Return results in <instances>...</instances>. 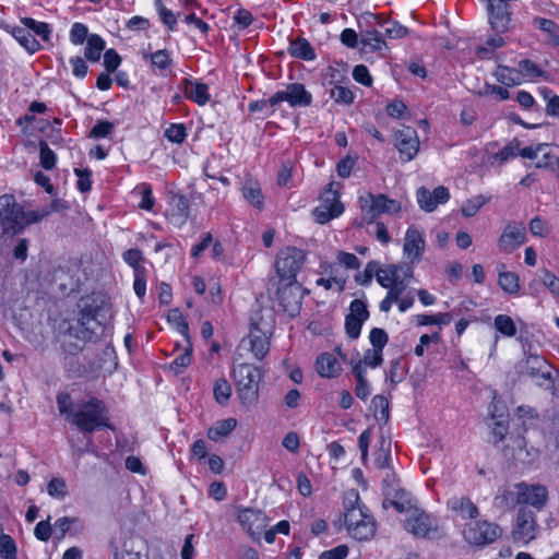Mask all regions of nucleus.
<instances>
[{"mask_svg": "<svg viewBox=\"0 0 559 559\" xmlns=\"http://www.w3.org/2000/svg\"><path fill=\"white\" fill-rule=\"evenodd\" d=\"M503 263L498 265V284L509 295H515L520 290V278L514 272L506 271Z\"/></svg>", "mask_w": 559, "mask_h": 559, "instance_id": "obj_28", "label": "nucleus"}, {"mask_svg": "<svg viewBox=\"0 0 559 559\" xmlns=\"http://www.w3.org/2000/svg\"><path fill=\"white\" fill-rule=\"evenodd\" d=\"M343 508L344 524L349 536L359 542L371 539L376 534V521L357 491L345 495Z\"/></svg>", "mask_w": 559, "mask_h": 559, "instance_id": "obj_2", "label": "nucleus"}, {"mask_svg": "<svg viewBox=\"0 0 559 559\" xmlns=\"http://www.w3.org/2000/svg\"><path fill=\"white\" fill-rule=\"evenodd\" d=\"M493 324L496 330L507 337H513L516 334V325L513 319L507 314H498Z\"/></svg>", "mask_w": 559, "mask_h": 559, "instance_id": "obj_40", "label": "nucleus"}, {"mask_svg": "<svg viewBox=\"0 0 559 559\" xmlns=\"http://www.w3.org/2000/svg\"><path fill=\"white\" fill-rule=\"evenodd\" d=\"M123 261L133 269V273H136L138 270H146L143 265L144 257L141 250L139 249H128L122 254Z\"/></svg>", "mask_w": 559, "mask_h": 559, "instance_id": "obj_48", "label": "nucleus"}, {"mask_svg": "<svg viewBox=\"0 0 559 559\" xmlns=\"http://www.w3.org/2000/svg\"><path fill=\"white\" fill-rule=\"evenodd\" d=\"M21 22L34 36L37 35L45 41L49 40L51 31L47 23L37 22L32 17H23Z\"/></svg>", "mask_w": 559, "mask_h": 559, "instance_id": "obj_37", "label": "nucleus"}, {"mask_svg": "<svg viewBox=\"0 0 559 559\" xmlns=\"http://www.w3.org/2000/svg\"><path fill=\"white\" fill-rule=\"evenodd\" d=\"M66 207L67 205L64 201L55 199L49 205L34 210V213L31 215V221L39 223L47 218L51 213L59 212Z\"/></svg>", "mask_w": 559, "mask_h": 559, "instance_id": "obj_39", "label": "nucleus"}, {"mask_svg": "<svg viewBox=\"0 0 559 559\" xmlns=\"http://www.w3.org/2000/svg\"><path fill=\"white\" fill-rule=\"evenodd\" d=\"M395 147L403 163L414 159L419 151V140L416 130L412 127L399 130L395 133Z\"/></svg>", "mask_w": 559, "mask_h": 559, "instance_id": "obj_16", "label": "nucleus"}, {"mask_svg": "<svg viewBox=\"0 0 559 559\" xmlns=\"http://www.w3.org/2000/svg\"><path fill=\"white\" fill-rule=\"evenodd\" d=\"M502 534L501 527L492 522L483 520L466 524L464 539L476 546H485L496 542Z\"/></svg>", "mask_w": 559, "mask_h": 559, "instance_id": "obj_9", "label": "nucleus"}, {"mask_svg": "<svg viewBox=\"0 0 559 559\" xmlns=\"http://www.w3.org/2000/svg\"><path fill=\"white\" fill-rule=\"evenodd\" d=\"M416 195L419 207L428 213L435 211L439 204L447 203L450 199V192L443 186H439L432 191L426 187H420Z\"/></svg>", "mask_w": 559, "mask_h": 559, "instance_id": "obj_18", "label": "nucleus"}, {"mask_svg": "<svg viewBox=\"0 0 559 559\" xmlns=\"http://www.w3.org/2000/svg\"><path fill=\"white\" fill-rule=\"evenodd\" d=\"M413 276V269L411 266H405L403 277L401 276L397 281L388 289L386 296L381 300L379 305V309L382 312H389L391 307L395 300L403 297L405 290L408 286L407 278Z\"/></svg>", "mask_w": 559, "mask_h": 559, "instance_id": "obj_20", "label": "nucleus"}, {"mask_svg": "<svg viewBox=\"0 0 559 559\" xmlns=\"http://www.w3.org/2000/svg\"><path fill=\"white\" fill-rule=\"evenodd\" d=\"M213 394L219 405L225 406L228 404L231 395V386L225 378H219L215 381Z\"/></svg>", "mask_w": 559, "mask_h": 559, "instance_id": "obj_38", "label": "nucleus"}, {"mask_svg": "<svg viewBox=\"0 0 559 559\" xmlns=\"http://www.w3.org/2000/svg\"><path fill=\"white\" fill-rule=\"evenodd\" d=\"M357 24L361 33L365 29L376 28V26L383 27V17L371 12H364L358 16Z\"/></svg>", "mask_w": 559, "mask_h": 559, "instance_id": "obj_45", "label": "nucleus"}, {"mask_svg": "<svg viewBox=\"0 0 559 559\" xmlns=\"http://www.w3.org/2000/svg\"><path fill=\"white\" fill-rule=\"evenodd\" d=\"M105 49V40L97 34H91L84 51L85 58L91 62H98Z\"/></svg>", "mask_w": 559, "mask_h": 559, "instance_id": "obj_34", "label": "nucleus"}, {"mask_svg": "<svg viewBox=\"0 0 559 559\" xmlns=\"http://www.w3.org/2000/svg\"><path fill=\"white\" fill-rule=\"evenodd\" d=\"M69 423L88 436L104 428L115 430L106 403L96 396L76 403L69 414Z\"/></svg>", "mask_w": 559, "mask_h": 559, "instance_id": "obj_1", "label": "nucleus"}, {"mask_svg": "<svg viewBox=\"0 0 559 559\" xmlns=\"http://www.w3.org/2000/svg\"><path fill=\"white\" fill-rule=\"evenodd\" d=\"M338 186V182H330L324 189V191L321 193L320 200L321 205L331 207L333 211H335V209H340L342 214L344 212V205L340 201V191L337 189Z\"/></svg>", "mask_w": 559, "mask_h": 559, "instance_id": "obj_32", "label": "nucleus"}, {"mask_svg": "<svg viewBox=\"0 0 559 559\" xmlns=\"http://www.w3.org/2000/svg\"><path fill=\"white\" fill-rule=\"evenodd\" d=\"M425 249V239L423 233L415 227L406 230L403 251L412 261L419 259Z\"/></svg>", "mask_w": 559, "mask_h": 559, "instance_id": "obj_23", "label": "nucleus"}, {"mask_svg": "<svg viewBox=\"0 0 559 559\" xmlns=\"http://www.w3.org/2000/svg\"><path fill=\"white\" fill-rule=\"evenodd\" d=\"M369 318L367 304L360 299H354L349 305V313L345 317V331L350 340L360 336L362 324Z\"/></svg>", "mask_w": 559, "mask_h": 559, "instance_id": "obj_15", "label": "nucleus"}, {"mask_svg": "<svg viewBox=\"0 0 559 559\" xmlns=\"http://www.w3.org/2000/svg\"><path fill=\"white\" fill-rule=\"evenodd\" d=\"M384 34L389 38H404L408 35V28L399 22H391L383 19Z\"/></svg>", "mask_w": 559, "mask_h": 559, "instance_id": "obj_53", "label": "nucleus"}, {"mask_svg": "<svg viewBox=\"0 0 559 559\" xmlns=\"http://www.w3.org/2000/svg\"><path fill=\"white\" fill-rule=\"evenodd\" d=\"M316 370L322 378L334 379L342 373V361L332 353H322L316 359Z\"/></svg>", "mask_w": 559, "mask_h": 559, "instance_id": "obj_21", "label": "nucleus"}, {"mask_svg": "<svg viewBox=\"0 0 559 559\" xmlns=\"http://www.w3.org/2000/svg\"><path fill=\"white\" fill-rule=\"evenodd\" d=\"M272 329L273 324L265 321L260 313H255L251 318L250 332L247 336V341L249 343V349L258 360H262L270 350Z\"/></svg>", "mask_w": 559, "mask_h": 559, "instance_id": "obj_7", "label": "nucleus"}, {"mask_svg": "<svg viewBox=\"0 0 559 559\" xmlns=\"http://www.w3.org/2000/svg\"><path fill=\"white\" fill-rule=\"evenodd\" d=\"M237 521L253 539H259L261 532L267 526V516L258 509L241 508L238 510Z\"/></svg>", "mask_w": 559, "mask_h": 559, "instance_id": "obj_14", "label": "nucleus"}, {"mask_svg": "<svg viewBox=\"0 0 559 559\" xmlns=\"http://www.w3.org/2000/svg\"><path fill=\"white\" fill-rule=\"evenodd\" d=\"M348 547L346 545H338L332 549L323 551L319 559H345L348 555Z\"/></svg>", "mask_w": 559, "mask_h": 559, "instance_id": "obj_64", "label": "nucleus"}, {"mask_svg": "<svg viewBox=\"0 0 559 559\" xmlns=\"http://www.w3.org/2000/svg\"><path fill=\"white\" fill-rule=\"evenodd\" d=\"M164 136L171 143L181 144L187 138V128L183 123H171L165 130Z\"/></svg>", "mask_w": 559, "mask_h": 559, "instance_id": "obj_44", "label": "nucleus"}, {"mask_svg": "<svg viewBox=\"0 0 559 559\" xmlns=\"http://www.w3.org/2000/svg\"><path fill=\"white\" fill-rule=\"evenodd\" d=\"M12 36L24 47L29 53H35L41 46L26 26H15L11 31Z\"/></svg>", "mask_w": 559, "mask_h": 559, "instance_id": "obj_30", "label": "nucleus"}, {"mask_svg": "<svg viewBox=\"0 0 559 559\" xmlns=\"http://www.w3.org/2000/svg\"><path fill=\"white\" fill-rule=\"evenodd\" d=\"M405 266L391 264L385 269H381L378 266L376 272L377 282L384 288L391 287L397 278L401 277V272L404 273Z\"/></svg>", "mask_w": 559, "mask_h": 559, "instance_id": "obj_31", "label": "nucleus"}, {"mask_svg": "<svg viewBox=\"0 0 559 559\" xmlns=\"http://www.w3.org/2000/svg\"><path fill=\"white\" fill-rule=\"evenodd\" d=\"M186 342H187V347L185 348L183 353L178 355L170 364V368L173 370H175L177 373L181 372L192 361V344L190 341H186Z\"/></svg>", "mask_w": 559, "mask_h": 559, "instance_id": "obj_50", "label": "nucleus"}, {"mask_svg": "<svg viewBox=\"0 0 559 559\" xmlns=\"http://www.w3.org/2000/svg\"><path fill=\"white\" fill-rule=\"evenodd\" d=\"M378 270L377 261H369L366 264L364 272H358L355 275V281L362 286H367L371 283L372 277L376 276V272Z\"/></svg>", "mask_w": 559, "mask_h": 559, "instance_id": "obj_57", "label": "nucleus"}, {"mask_svg": "<svg viewBox=\"0 0 559 559\" xmlns=\"http://www.w3.org/2000/svg\"><path fill=\"white\" fill-rule=\"evenodd\" d=\"M287 51L290 57L304 61H313L317 58L314 48L310 41L302 36L289 37Z\"/></svg>", "mask_w": 559, "mask_h": 559, "instance_id": "obj_24", "label": "nucleus"}, {"mask_svg": "<svg viewBox=\"0 0 559 559\" xmlns=\"http://www.w3.org/2000/svg\"><path fill=\"white\" fill-rule=\"evenodd\" d=\"M537 528L535 513L526 507H521L518 510L516 524L512 532L514 540L528 544L536 537Z\"/></svg>", "mask_w": 559, "mask_h": 559, "instance_id": "obj_13", "label": "nucleus"}, {"mask_svg": "<svg viewBox=\"0 0 559 559\" xmlns=\"http://www.w3.org/2000/svg\"><path fill=\"white\" fill-rule=\"evenodd\" d=\"M284 92L290 107H308L312 104L311 93L301 83H290Z\"/></svg>", "mask_w": 559, "mask_h": 559, "instance_id": "obj_25", "label": "nucleus"}, {"mask_svg": "<svg viewBox=\"0 0 559 559\" xmlns=\"http://www.w3.org/2000/svg\"><path fill=\"white\" fill-rule=\"evenodd\" d=\"M183 92L187 98L200 106H204L211 99L207 84L190 79L183 80Z\"/></svg>", "mask_w": 559, "mask_h": 559, "instance_id": "obj_26", "label": "nucleus"}, {"mask_svg": "<svg viewBox=\"0 0 559 559\" xmlns=\"http://www.w3.org/2000/svg\"><path fill=\"white\" fill-rule=\"evenodd\" d=\"M242 195L251 205L262 207L264 197L258 182L247 181L242 187Z\"/></svg>", "mask_w": 559, "mask_h": 559, "instance_id": "obj_35", "label": "nucleus"}, {"mask_svg": "<svg viewBox=\"0 0 559 559\" xmlns=\"http://www.w3.org/2000/svg\"><path fill=\"white\" fill-rule=\"evenodd\" d=\"M496 78L498 82L507 86H514L522 83L521 72H519L518 69L507 66H498Z\"/></svg>", "mask_w": 559, "mask_h": 559, "instance_id": "obj_36", "label": "nucleus"}, {"mask_svg": "<svg viewBox=\"0 0 559 559\" xmlns=\"http://www.w3.org/2000/svg\"><path fill=\"white\" fill-rule=\"evenodd\" d=\"M236 394L246 408H252L259 401L261 372L251 364L242 362L231 370Z\"/></svg>", "mask_w": 559, "mask_h": 559, "instance_id": "obj_5", "label": "nucleus"}, {"mask_svg": "<svg viewBox=\"0 0 559 559\" xmlns=\"http://www.w3.org/2000/svg\"><path fill=\"white\" fill-rule=\"evenodd\" d=\"M237 427V419L235 418H225L217 420L211 428L207 430V438L212 441H219L223 438L228 437Z\"/></svg>", "mask_w": 559, "mask_h": 559, "instance_id": "obj_29", "label": "nucleus"}, {"mask_svg": "<svg viewBox=\"0 0 559 559\" xmlns=\"http://www.w3.org/2000/svg\"><path fill=\"white\" fill-rule=\"evenodd\" d=\"M526 228L522 223H509L499 237L498 248L504 253H511L526 240Z\"/></svg>", "mask_w": 559, "mask_h": 559, "instance_id": "obj_17", "label": "nucleus"}, {"mask_svg": "<svg viewBox=\"0 0 559 559\" xmlns=\"http://www.w3.org/2000/svg\"><path fill=\"white\" fill-rule=\"evenodd\" d=\"M47 492L52 498L64 499L68 495L64 479L58 477L52 478L47 485Z\"/></svg>", "mask_w": 559, "mask_h": 559, "instance_id": "obj_55", "label": "nucleus"}, {"mask_svg": "<svg viewBox=\"0 0 559 559\" xmlns=\"http://www.w3.org/2000/svg\"><path fill=\"white\" fill-rule=\"evenodd\" d=\"M34 210L25 207L16 202L13 194L0 195V228L3 236L14 237L25 230L26 227L37 224L31 221Z\"/></svg>", "mask_w": 559, "mask_h": 559, "instance_id": "obj_3", "label": "nucleus"}, {"mask_svg": "<svg viewBox=\"0 0 559 559\" xmlns=\"http://www.w3.org/2000/svg\"><path fill=\"white\" fill-rule=\"evenodd\" d=\"M78 317L79 329L74 336L82 341H93L97 337V330L103 326L105 300L102 296H87L81 299Z\"/></svg>", "mask_w": 559, "mask_h": 559, "instance_id": "obj_4", "label": "nucleus"}, {"mask_svg": "<svg viewBox=\"0 0 559 559\" xmlns=\"http://www.w3.org/2000/svg\"><path fill=\"white\" fill-rule=\"evenodd\" d=\"M330 95L336 104L341 105H352L355 98L354 93L349 88L342 85H335L331 90Z\"/></svg>", "mask_w": 559, "mask_h": 559, "instance_id": "obj_51", "label": "nucleus"}, {"mask_svg": "<svg viewBox=\"0 0 559 559\" xmlns=\"http://www.w3.org/2000/svg\"><path fill=\"white\" fill-rule=\"evenodd\" d=\"M144 59H150L154 68L163 71L173 63L169 52L166 49L157 50L153 53H143Z\"/></svg>", "mask_w": 559, "mask_h": 559, "instance_id": "obj_41", "label": "nucleus"}, {"mask_svg": "<svg viewBox=\"0 0 559 559\" xmlns=\"http://www.w3.org/2000/svg\"><path fill=\"white\" fill-rule=\"evenodd\" d=\"M358 202L361 209L364 219L367 223H372L376 217L381 214H396L401 211V204L394 199H390L383 193L373 194L365 192L359 195Z\"/></svg>", "mask_w": 559, "mask_h": 559, "instance_id": "obj_6", "label": "nucleus"}, {"mask_svg": "<svg viewBox=\"0 0 559 559\" xmlns=\"http://www.w3.org/2000/svg\"><path fill=\"white\" fill-rule=\"evenodd\" d=\"M405 528L418 537H430V534L437 531V527L432 525L431 518L417 509L409 512L405 521Z\"/></svg>", "mask_w": 559, "mask_h": 559, "instance_id": "obj_19", "label": "nucleus"}, {"mask_svg": "<svg viewBox=\"0 0 559 559\" xmlns=\"http://www.w3.org/2000/svg\"><path fill=\"white\" fill-rule=\"evenodd\" d=\"M530 231L534 235V236H538V237H547L550 233V226L549 224L543 219L542 217L539 216H535L533 219H531L530 222Z\"/></svg>", "mask_w": 559, "mask_h": 559, "instance_id": "obj_61", "label": "nucleus"}, {"mask_svg": "<svg viewBox=\"0 0 559 559\" xmlns=\"http://www.w3.org/2000/svg\"><path fill=\"white\" fill-rule=\"evenodd\" d=\"M533 24L547 35V39L554 46H559V24L552 20L536 16Z\"/></svg>", "mask_w": 559, "mask_h": 559, "instance_id": "obj_33", "label": "nucleus"}, {"mask_svg": "<svg viewBox=\"0 0 559 559\" xmlns=\"http://www.w3.org/2000/svg\"><path fill=\"white\" fill-rule=\"evenodd\" d=\"M138 192L141 195L139 207L145 211H152L155 204V198L151 185L142 183L138 187Z\"/></svg>", "mask_w": 559, "mask_h": 559, "instance_id": "obj_52", "label": "nucleus"}, {"mask_svg": "<svg viewBox=\"0 0 559 559\" xmlns=\"http://www.w3.org/2000/svg\"><path fill=\"white\" fill-rule=\"evenodd\" d=\"M306 260V254L296 247H286L282 249L275 260V270L281 282L286 280L297 281L296 276L301 270Z\"/></svg>", "mask_w": 559, "mask_h": 559, "instance_id": "obj_8", "label": "nucleus"}, {"mask_svg": "<svg viewBox=\"0 0 559 559\" xmlns=\"http://www.w3.org/2000/svg\"><path fill=\"white\" fill-rule=\"evenodd\" d=\"M369 341L373 348L383 352V348L388 344L389 336L383 329L373 328L369 333Z\"/></svg>", "mask_w": 559, "mask_h": 559, "instance_id": "obj_58", "label": "nucleus"}, {"mask_svg": "<svg viewBox=\"0 0 559 559\" xmlns=\"http://www.w3.org/2000/svg\"><path fill=\"white\" fill-rule=\"evenodd\" d=\"M168 319L176 322L178 332L185 337L186 341H190L189 337V324L187 320L181 316L178 309H174L169 312Z\"/></svg>", "mask_w": 559, "mask_h": 559, "instance_id": "obj_62", "label": "nucleus"}, {"mask_svg": "<svg viewBox=\"0 0 559 559\" xmlns=\"http://www.w3.org/2000/svg\"><path fill=\"white\" fill-rule=\"evenodd\" d=\"M516 490L515 502L521 506H530L536 511H542L548 503L549 492L542 484H527L521 481L514 485Z\"/></svg>", "mask_w": 559, "mask_h": 559, "instance_id": "obj_11", "label": "nucleus"}, {"mask_svg": "<svg viewBox=\"0 0 559 559\" xmlns=\"http://www.w3.org/2000/svg\"><path fill=\"white\" fill-rule=\"evenodd\" d=\"M87 26L83 23H74L70 31V40L74 45H82L88 37Z\"/></svg>", "mask_w": 559, "mask_h": 559, "instance_id": "obj_59", "label": "nucleus"}, {"mask_svg": "<svg viewBox=\"0 0 559 559\" xmlns=\"http://www.w3.org/2000/svg\"><path fill=\"white\" fill-rule=\"evenodd\" d=\"M276 300L284 312L295 317L301 305V286L297 281L286 280L281 282L278 278L276 288Z\"/></svg>", "mask_w": 559, "mask_h": 559, "instance_id": "obj_12", "label": "nucleus"}, {"mask_svg": "<svg viewBox=\"0 0 559 559\" xmlns=\"http://www.w3.org/2000/svg\"><path fill=\"white\" fill-rule=\"evenodd\" d=\"M361 50L365 52L381 51L386 48V43L377 28L365 29L360 35Z\"/></svg>", "mask_w": 559, "mask_h": 559, "instance_id": "obj_27", "label": "nucleus"}, {"mask_svg": "<svg viewBox=\"0 0 559 559\" xmlns=\"http://www.w3.org/2000/svg\"><path fill=\"white\" fill-rule=\"evenodd\" d=\"M540 282L556 297H559V278L547 269L540 270Z\"/></svg>", "mask_w": 559, "mask_h": 559, "instance_id": "obj_56", "label": "nucleus"}, {"mask_svg": "<svg viewBox=\"0 0 559 559\" xmlns=\"http://www.w3.org/2000/svg\"><path fill=\"white\" fill-rule=\"evenodd\" d=\"M523 372L535 379L539 388L550 391L552 395H556L555 377L546 359L538 355H528L525 359Z\"/></svg>", "mask_w": 559, "mask_h": 559, "instance_id": "obj_10", "label": "nucleus"}, {"mask_svg": "<svg viewBox=\"0 0 559 559\" xmlns=\"http://www.w3.org/2000/svg\"><path fill=\"white\" fill-rule=\"evenodd\" d=\"M489 198L479 194L467 200L461 207V213L464 217L474 216L487 202Z\"/></svg>", "mask_w": 559, "mask_h": 559, "instance_id": "obj_43", "label": "nucleus"}, {"mask_svg": "<svg viewBox=\"0 0 559 559\" xmlns=\"http://www.w3.org/2000/svg\"><path fill=\"white\" fill-rule=\"evenodd\" d=\"M154 4L160 21L168 27L169 31H175L177 26V16L174 14V12L167 9L162 0H155Z\"/></svg>", "mask_w": 559, "mask_h": 559, "instance_id": "obj_47", "label": "nucleus"}, {"mask_svg": "<svg viewBox=\"0 0 559 559\" xmlns=\"http://www.w3.org/2000/svg\"><path fill=\"white\" fill-rule=\"evenodd\" d=\"M312 215L317 223L325 224L332 218L338 217L341 215V210L335 209V211H333L331 207L320 204L313 210Z\"/></svg>", "mask_w": 559, "mask_h": 559, "instance_id": "obj_54", "label": "nucleus"}, {"mask_svg": "<svg viewBox=\"0 0 559 559\" xmlns=\"http://www.w3.org/2000/svg\"><path fill=\"white\" fill-rule=\"evenodd\" d=\"M39 159L40 166L46 170H51L56 166L57 156L45 141L39 142Z\"/></svg>", "mask_w": 559, "mask_h": 559, "instance_id": "obj_46", "label": "nucleus"}, {"mask_svg": "<svg viewBox=\"0 0 559 559\" xmlns=\"http://www.w3.org/2000/svg\"><path fill=\"white\" fill-rule=\"evenodd\" d=\"M518 66V71L521 72V80L524 78L535 80L544 74V71L530 59L521 60Z\"/></svg>", "mask_w": 559, "mask_h": 559, "instance_id": "obj_42", "label": "nucleus"}, {"mask_svg": "<svg viewBox=\"0 0 559 559\" xmlns=\"http://www.w3.org/2000/svg\"><path fill=\"white\" fill-rule=\"evenodd\" d=\"M450 511L462 518L463 520H476L479 515L478 507L465 496H453L447 501Z\"/></svg>", "mask_w": 559, "mask_h": 559, "instance_id": "obj_22", "label": "nucleus"}, {"mask_svg": "<svg viewBox=\"0 0 559 559\" xmlns=\"http://www.w3.org/2000/svg\"><path fill=\"white\" fill-rule=\"evenodd\" d=\"M114 123L107 120L97 121V123L90 131V138L104 139L114 131Z\"/></svg>", "mask_w": 559, "mask_h": 559, "instance_id": "obj_60", "label": "nucleus"}, {"mask_svg": "<svg viewBox=\"0 0 559 559\" xmlns=\"http://www.w3.org/2000/svg\"><path fill=\"white\" fill-rule=\"evenodd\" d=\"M0 557L2 559H16V544L10 535L4 533L0 534Z\"/></svg>", "mask_w": 559, "mask_h": 559, "instance_id": "obj_49", "label": "nucleus"}, {"mask_svg": "<svg viewBox=\"0 0 559 559\" xmlns=\"http://www.w3.org/2000/svg\"><path fill=\"white\" fill-rule=\"evenodd\" d=\"M121 63V57L119 53L110 48L104 53V67L108 73H114Z\"/></svg>", "mask_w": 559, "mask_h": 559, "instance_id": "obj_63", "label": "nucleus"}]
</instances>
